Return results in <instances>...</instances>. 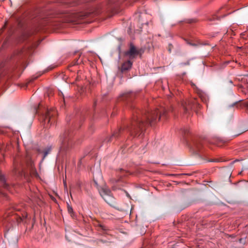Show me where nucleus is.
<instances>
[{"mask_svg":"<svg viewBox=\"0 0 248 248\" xmlns=\"http://www.w3.org/2000/svg\"><path fill=\"white\" fill-rule=\"evenodd\" d=\"M196 21L197 20L195 19H187V22L188 23H193L196 22Z\"/></svg>","mask_w":248,"mask_h":248,"instance_id":"22","label":"nucleus"},{"mask_svg":"<svg viewBox=\"0 0 248 248\" xmlns=\"http://www.w3.org/2000/svg\"><path fill=\"white\" fill-rule=\"evenodd\" d=\"M143 52L141 48H137L133 43H130L129 45V49L124 52V56L129 59L133 60L138 56L141 57Z\"/></svg>","mask_w":248,"mask_h":248,"instance_id":"6","label":"nucleus"},{"mask_svg":"<svg viewBox=\"0 0 248 248\" xmlns=\"http://www.w3.org/2000/svg\"><path fill=\"white\" fill-rule=\"evenodd\" d=\"M0 182L1 183V184L3 186V187L7 190H9V188L10 187L6 183L5 177L4 175L0 173Z\"/></svg>","mask_w":248,"mask_h":248,"instance_id":"14","label":"nucleus"},{"mask_svg":"<svg viewBox=\"0 0 248 248\" xmlns=\"http://www.w3.org/2000/svg\"><path fill=\"white\" fill-rule=\"evenodd\" d=\"M52 149V146H47L44 151V156L42 158V160H43L45 157L47 156V155L51 152Z\"/></svg>","mask_w":248,"mask_h":248,"instance_id":"15","label":"nucleus"},{"mask_svg":"<svg viewBox=\"0 0 248 248\" xmlns=\"http://www.w3.org/2000/svg\"><path fill=\"white\" fill-rule=\"evenodd\" d=\"M181 105L184 114L187 116L190 115L192 110L197 111V109L200 108L201 107L197 99L195 98L186 101H183Z\"/></svg>","mask_w":248,"mask_h":248,"instance_id":"4","label":"nucleus"},{"mask_svg":"<svg viewBox=\"0 0 248 248\" xmlns=\"http://www.w3.org/2000/svg\"><path fill=\"white\" fill-rule=\"evenodd\" d=\"M96 101H94L93 103V107H94L96 105Z\"/></svg>","mask_w":248,"mask_h":248,"instance_id":"28","label":"nucleus"},{"mask_svg":"<svg viewBox=\"0 0 248 248\" xmlns=\"http://www.w3.org/2000/svg\"><path fill=\"white\" fill-rule=\"evenodd\" d=\"M190 64V60H187L186 62H181L180 65L182 66L189 65Z\"/></svg>","mask_w":248,"mask_h":248,"instance_id":"19","label":"nucleus"},{"mask_svg":"<svg viewBox=\"0 0 248 248\" xmlns=\"http://www.w3.org/2000/svg\"><path fill=\"white\" fill-rule=\"evenodd\" d=\"M41 105L40 104L36 109V113L40 115L42 119V122L44 124H46V128L48 127L49 124L51 125L54 123L56 121V118L57 115V112L54 108L49 109L48 108H44L43 111L41 108Z\"/></svg>","mask_w":248,"mask_h":248,"instance_id":"3","label":"nucleus"},{"mask_svg":"<svg viewBox=\"0 0 248 248\" xmlns=\"http://www.w3.org/2000/svg\"><path fill=\"white\" fill-rule=\"evenodd\" d=\"M56 14H57V12L56 13H55V14H53L52 15L49 16L48 17L46 18L47 19V21L48 23L52 24V25H53V26L55 25V24H53L52 23H51L52 22L51 18H59L57 17Z\"/></svg>","mask_w":248,"mask_h":248,"instance_id":"16","label":"nucleus"},{"mask_svg":"<svg viewBox=\"0 0 248 248\" xmlns=\"http://www.w3.org/2000/svg\"><path fill=\"white\" fill-rule=\"evenodd\" d=\"M208 162H218V159H211L208 161Z\"/></svg>","mask_w":248,"mask_h":248,"instance_id":"25","label":"nucleus"},{"mask_svg":"<svg viewBox=\"0 0 248 248\" xmlns=\"http://www.w3.org/2000/svg\"><path fill=\"white\" fill-rule=\"evenodd\" d=\"M185 41H186V43L190 46H197V44H196L195 43H191V42H189L188 40L186 39Z\"/></svg>","mask_w":248,"mask_h":248,"instance_id":"20","label":"nucleus"},{"mask_svg":"<svg viewBox=\"0 0 248 248\" xmlns=\"http://www.w3.org/2000/svg\"><path fill=\"white\" fill-rule=\"evenodd\" d=\"M102 242V243H105L106 241H103L102 239H99L98 240V242Z\"/></svg>","mask_w":248,"mask_h":248,"instance_id":"26","label":"nucleus"},{"mask_svg":"<svg viewBox=\"0 0 248 248\" xmlns=\"http://www.w3.org/2000/svg\"><path fill=\"white\" fill-rule=\"evenodd\" d=\"M173 47V46L171 44H169V47H168V51L170 53H171V49Z\"/></svg>","mask_w":248,"mask_h":248,"instance_id":"24","label":"nucleus"},{"mask_svg":"<svg viewBox=\"0 0 248 248\" xmlns=\"http://www.w3.org/2000/svg\"><path fill=\"white\" fill-rule=\"evenodd\" d=\"M67 210H68V213L71 215V216L72 217H74L75 216V214H74L73 209L72 207L71 206H70L69 204H68V205H67Z\"/></svg>","mask_w":248,"mask_h":248,"instance_id":"18","label":"nucleus"},{"mask_svg":"<svg viewBox=\"0 0 248 248\" xmlns=\"http://www.w3.org/2000/svg\"><path fill=\"white\" fill-rule=\"evenodd\" d=\"M245 131H242V132H241L240 133L238 134V135H239V134H241V133H243V132H244Z\"/></svg>","mask_w":248,"mask_h":248,"instance_id":"31","label":"nucleus"},{"mask_svg":"<svg viewBox=\"0 0 248 248\" xmlns=\"http://www.w3.org/2000/svg\"><path fill=\"white\" fill-rule=\"evenodd\" d=\"M227 6L222 7L220 9H219L217 12L216 14L212 15L210 16H209L207 18V20L210 22L214 21L216 20H219L221 17H225L227 15L230 14L232 13V12H230L227 14L225 13V11L227 10Z\"/></svg>","mask_w":248,"mask_h":248,"instance_id":"7","label":"nucleus"},{"mask_svg":"<svg viewBox=\"0 0 248 248\" xmlns=\"http://www.w3.org/2000/svg\"><path fill=\"white\" fill-rule=\"evenodd\" d=\"M115 182H116V183H118V182L120 181V180H119V179H118V180H115Z\"/></svg>","mask_w":248,"mask_h":248,"instance_id":"30","label":"nucleus"},{"mask_svg":"<svg viewBox=\"0 0 248 248\" xmlns=\"http://www.w3.org/2000/svg\"><path fill=\"white\" fill-rule=\"evenodd\" d=\"M95 225L98 231L102 232L104 233H107V232L109 230L108 227L99 222H97Z\"/></svg>","mask_w":248,"mask_h":248,"instance_id":"11","label":"nucleus"},{"mask_svg":"<svg viewBox=\"0 0 248 248\" xmlns=\"http://www.w3.org/2000/svg\"><path fill=\"white\" fill-rule=\"evenodd\" d=\"M133 61L130 59L124 61L121 65V71L122 72H124L129 70L133 65Z\"/></svg>","mask_w":248,"mask_h":248,"instance_id":"10","label":"nucleus"},{"mask_svg":"<svg viewBox=\"0 0 248 248\" xmlns=\"http://www.w3.org/2000/svg\"><path fill=\"white\" fill-rule=\"evenodd\" d=\"M76 140L77 138L75 137L71 129L65 130L60 136L61 152L66 154L70 152L76 144Z\"/></svg>","mask_w":248,"mask_h":248,"instance_id":"2","label":"nucleus"},{"mask_svg":"<svg viewBox=\"0 0 248 248\" xmlns=\"http://www.w3.org/2000/svg\"><path fill=\"white\" fill-rule=\"evenodd\" d=\"M56 15L63 22H74L78 16L77 13L67 10L57 11Z\"/></svg>","mask_w":248,"mask_h":248,"instance_id":"5","label":"nucleus"},{"mask_svg":"<svg viewBox=\"0 0 248 248\" xmlns=\"http://www.w3.org/2000/svg\"><path fill=\"white\" fill-rule=\"evenodd\" d=\"M74 127H75V128H78V126H76V125H74Z\"/></svg>","mask_w":248,"mask_h":248,"instance_id":"32","label":"nucleus"},{"mask_svg":"<svg viewBox=\"0 0 248 248\" xmlns=\"http://www.w3.org/2000/svg\"><path fill=\"white\" fill-rule=\"evenodd\" d=\"M202 140L201 139L193 140L190 145V149L196 154H198L202 148Z\"/></svg>","mask_w":248,"mask_h":248,"instance_id":"9","label":"nucleus"},{"mask_svg":"<svg viewBox=\"0 0 248 248\" xmlns=\"http://www.w3.org/2000/svg\"><path fill=\"white\" fill-rule=\"evenodd\" d=\"M2 161V157H0V163H1Z\"/></svg>","mask_w":248,"mask_h":248,"instance_id":"29","label":"nucleus"},{"mask_svg":"<svg viewBox=\"0 0 248 248\" xmlns=\"http://www.w3.org/2000/svg\"><path fill=\"white\" fill-rule=\"evenodd\" d=\"M64 3L67 6L73 7L79 4L80 1L78 0H66Z\"/></svg>","mask_w":248,"mask_h":248,"instance_id":"13","label":"nucleus"},{"mask_svg":"<svg viewBox=\"0 0 248 248\" xmlns=\"http://www.w3.org/2000/svg\"><path fill=\"white\" fill-rule=\"evenodd\" d=\"M192 86L193 88L195 90V92L198 94L199 96L201 98V99L203 101L206 99V95L204 93L199 89L195 84H193Z\"/></svg>","mask_w":248,"mask_h":248,"instance_id":"12","label":"nucleus"},{"mask_svg":"<svg viewBox=\"0 0 248 248\" xmlns=\"http://www.w3.org/2000/svg\"><path fill=\"white\" fill-rule=\"evenodd\" d=\"M120 171L122 174V176H125V173H126V172L123 169H120Z\"/></svg>","mask_w":248,"mask_h":248,"instance_id":"23","label":"nucleus"},{"mask_svg":"<svg viewBox=\"0 0 248 248\" xmlns=\"http://www.w3.org/2000/svg\"><path fill=\"white\" fill-rule=\"evenodd\" d=\"M245 106L248 108V100L245 103Z\"/></svg>","mask_w":248,"mask_h":248,"instance_id":"27","label":"nucleus"},{"mask_svg":"<svg viewBox=\"0 0 248 248\" xmlns=\"http://www.w3.org/2000/svg\"><path fill=\"white\" fill-rule=\"evenodd\" d=\"M79 57H80V56L78 57V58H75V59L74 60V61L71 63L72 66L79 64L80 63H81L82 62V61L81 60H79Z\"/></svg>","mask_w":248,"mask_h":248,"instance_id":"17","label":"nucleus"},{"mask_svg":"<svg viewBox=\"0 0 248 248\" xmlns=\"http://www.w3.org/2000/svg\"><path fill=\"white\" fill-rule=\"evenodd\" d=\"M0 194L5 200H8V197L7 195L5 193H3L2 192H0Z\"/></svg>","mask_w":248,"mask_h":248,"instance_id":"21","label":"nucleus"},{"mask_svg":"<svg viewBox=\"0 0 248 248\" xmlns=\"http://www.w3.org/2000/svg\"><path fill=\"white\" fill-rule=\"evenodd\" d=\"M132 96L133 94H129L124 96L127 105L132 110V118L128 122L124 123L119 129L114 132L110 137L107 138L104 142H110L113 138L125 137L127 136L132 138L137 136L142 137L143 131L147 126L155 124L161 117L167 118V112L163 108L155 110H151L149 108L143 109L136 108L132 103Z\"/></svg>","mask_w":248,"mask_h":248,"instance_id":"1","label":"nucleus"},{"mask_svg":"<svg viewBox=\"0 0 248 248\" xmlns=\"http://www.w3.org/2000/svg\"><path fill=\"white\" fill-rule=\"evenodd\" d=\"M99 193L106 202L111 205L113 202V198L111 195L110 190L106 187H103L99 190Z\"/></svg>","mask_w":248,"mask_h":248,"instance_id":"8","label":"nucleus"}]
</instances>
